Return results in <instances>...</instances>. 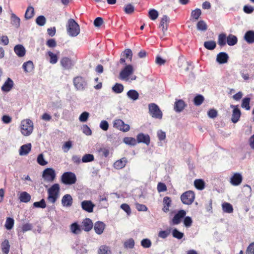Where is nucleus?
Returning a JSON list of instances; mask_svg holds the SVG:
<instances>
[{
    "label": "nucleus",
    "instance_id": "obj_38",
    "mask_svg": "<svg viewBox=\"0 0 254 254\" xmlns=\"http://www.w3.org/2000/svg\"><path fill=\"white\" fill-rule=\"evenodd\" d=\"M10 245L7 240H5L1 244V249L2 252L5 254L9 253Z\"/></svg>",
    "mask_w": 254,
    "mask_h": 254
},
{
    "label": "nucleus",
    "instance_id": "obj_24",
    "mask_svg": "<svg viewBox=\"0 0 254 254\" xmlns=\"http://www.w3.org/2000/svg\"><path fill=\"white\" fill-rule=\"evenodd\" d=\"M244 39L249 44L254 43V31L250 30L247 31L244 36Z\"/></svg>",
    "mask_w": 254,
    "mask_h": 254
},
{
    "label": "nucleus",
    "instance_id": "obj_29",
    "mask_svg": "<svg viewBox=\"0 0 254 254\" xmlns=\"http://www.w3.org/2000/svg\"><path fill=\"white\" fill-rule=\"evenodd\" d=\"M81 226L78 225L77 223H74L70 226V230L71 232L74 234H79L81 232Z\"/></svg>",
    "mask_w": 254,
    "mask_h": 254
},
{
    "label": "nucleus",
    "instance_id": "obj_35",
    "mask_svg": "<svg viewBox=\"0 0 254 254\" xmlns=\"http://www.w3.org/2000/svg\"><path fill=\"white\" fill-rule=\"evenodd\" d=\"M98 254H111V251L109 247L102 245L99 249Z\"/></svg>",
    "mask_w": 254,
    "mask_h": 254
},
{
    "label": "nucleus",
    "instance_id": "obj_34",
    "mask_svg": "<svg viewBox=\"0 0 254 254\" xmlns=\"http://www.w3.org/2000/svg\"><path fill=\"white\" fill-rule=\"evenodd\" d=\"M237 41V38L233 35L230 34L227 38V42L229 46L235 45Z\"/></svg>",
    "mask_w": 254,
    "mask_h": 254
},
{
    "label": "nucleus",
    "instance_id": "obj_37",
    "mask_svg": "<svg viewBox=\"0 0 254 254\" xmlns=\"http://www.w3.org/2000/svg\"><path fill=\"white\" fill-rule=\"evenodd\" d=\"M34 8L31 6H28L25 13V18L27 19L31 18L34 15Z\"/></svg>",
    "mask_w": 254,
    "mask_h": 254
},
{
    "label": "nucleus",
    "instance_id": "obj_31",
    "mask_svg": "<svg viewBox=\"0 0 254 254\" xmlns=\"http://www.w3.org/2000/svg\"><path fill=\"white\" fill-rule=\"evenodd\" d=\"M222 209L224 212L228 213H231L233 212L232 205L228 202H224L222 205Z\"/></svg>",
    "mask_w": 254,
    "mask_h": 254
},
{
    "label": "nucleus",
    "instance_id": "obj_46",
    "mask_svg": "<svg viewBox=\"0 0 254 254\" xmlns=\"http://www.w3.org/2000/svg\"><path fill=\"white\" fill-rule=\"evenodd\" d=\"M194 185L195 188L199 190H202L204 188V182L202 180L198 179L195 180Z\"/></svg>",
    "mask_w": 254,
    "mask_h": 254
},
{
    "label": "nucleus",
    "instance_id": "obj_16",
    "mask_svg": "<svg viewBox=\"0 0 254 254\" xmlns=\"http://www.w3.org/2000/svg\"><path fill=\"white\" fill-rule=\"evenodd\" d=\"M229 59V56L225 52H220L216 57V61L220 64H223L227 63Z\"/></svg>",
    "mask_w": 254,
    "mask_h": 254
},
{
    "label": "nucleus",
    "instance_id": "obj_21",
    "mask_svg": "<svg viewBox=\"0 0 254 254\" xmlns=\"http://www.w3.org/2000/svg\"><path fill=\"white\" fill-rule=\"evenodd\" d=\"M105 227V225L103 222L98 221L95 223L94 229L97 234L100 235L103 233Z\"/></svg>",
    "mask_w": 254,
    "mask_h": 254
},
{
    "label": "nucleus",
    "instance_id": "obj_12",
    "mask_svg": "<svg viewBox=\"0 0 254 254\" xmlns=\"http://www.w3.org/2000/svg\"><path fill=\"white\" fill-rule=\"evenodd\" d=\"M82 208L86 211L91 213L93 211L95 205L90 200H84L81 202Z\"/></svg>",
    "mask_w": 254,
    "mask_h": 254
},
{
    "label": "nucleus",
    "instance_id": "obj_55",
    "mask_svg": "<svg viewBox=\"0 0 254 254\" xmlns=\"http://www.w3.org/2000/svg\"><path fill=\"white\" fill-rule=\"evenodd\" d=\"M151 242L148 239H144L141 241V245L144 248H149L151 246Z\"/></svg>",
    "mask_w": 254,
    "mask_h": 254
},
{
    "label": "nucleus",
    "instance_id": "obj_11",
    "mask_svg": "<svg viewBox=\"0 0 254 254\" xmlns=\"http://www.w3.org/2000/svg\"><path fill=\"white\" fill-rule=\"evenodd\" d=\"M231 108L233 109L231 121L233 123H236L239 120L241 113L240 110L238 108V106L231 105Z\"/></svg>",
    "mask_w": 254,
    "mask_h": 254
},
{
    "label": "nucleus",
    "instance_id": "obj_23",
    "mask_svg": "<svg viewBox=\"0 0 254 254\" xmlns=\"http://www.w3.org/2000/svg\"><path fill=\"white\" fill-rule=\"evenodd\" d=\"M62 203L63 206L69 207L72 204V198L70 195L65 194L64 195L62 199Z\"/></svg>",
    "mask_w": 254,
    "mask_h": 254
},
{
    "label": "nucleus",
    "instance_id": "obj_47",
    "mask_svg": "<svg viewBox=\"0 0 254 254\" xmlns=\"http://www.w3.org/2000/svg\"><path fill=\"white\" fill-rule=\"evenodd\" d=\"M250 98H245L242 100V103L241 106L242 108H245L247 110H250Z\"/></svg>",
    "mask_w": 254,
    "mask_h": 254
},
{
    "label": "nucleus",
    "instance_id": "obj_43",
    "mask_svg": "<svg viewBox=\"0 0 254 254\" xmlns=\"http://www.w3.org/2000/svg\"><path fill=\"white\" fill-rule=\"evenodd\" d=\"M113 91L116 93H121L124 90V86L120 83H116L113 87Z\"/></svg>",
    "mask_w": 254,
    "mask_h": 254
},
{
    "label": "nucleus",
    "instance_id": "obj_18",
    "mask_svg": "<svg viewBox=\"0 0 254 254\" xmlns=\"http://www.w3.org/2000/svg\"><path fill=\"white\" fill-rule=\"evenodd\" d=\"M13 81L10 78H8L1 87L2 91L9 92L13 87Z\"/></svg>",
    "mask_w": 254,
    "mask_h": 254
},
{
    "label": "nucleus",
    "instance_id": "obj_61",
    "mask_svg": "<svg viewBox=\"0 0 254 254\" xmlns=\"http://www.w3.org/2000/svg\"><path fill=\"white\" fill-rule=\"evenodd\" d=\"M32 228V224L30 223H25L22 225V230L23 233L31 230Z\"/></svg>",
    "mask_w": 254,
    "mask_h": 254
},
{
    "label": "nucleus",
    "instance_id": "obj_22",
    "mask_svg": "<svg viewBox=\"0 0 254 254\" xmlns=\"http://www.w3.org/2000/svg\"><path fill=\"white\" fill-rule=\"evenodd\" d=\"M15 54L19 57H23L25 54V49L22 45H17L14 48Z\"/></svg>",
    "mask_w": 254,
    "mask_h": 254
},
{
    "label": "nucleus",
    "instance_id": "obj_41",
    "mask_svg": "<svg viewBox=\"0 0 254 254\" xmlns=\"http://www.w3.org/2000/svg\"><path fill=\"white\" fill-rule=\"evenodd\" d=\"M48 55L50 57L49 62L51 64H55L57 63L58 58L56 54H54L52 52L49 51L48 52Z\"/></svg>",
    "mask_w": 254,
    "mask_h": 254
},
{
    "label": "nucleus",
    "instance_id": "obj_56",
    "mask_svg": "<svg viewBox=\"0 0 254 254\" xmlns=\"http://www.w3.org/2000/svg\"><path fill=\"white\" fill-rule=\"evenodd\" d=\"M89 114L87 112H83L79 117V120L81 122H85L87 121Z\"/></svg>",
    "mask_w": 254,
    "mask_h": 254
},
{
    "label": "nucleus",
    "instance_id": "obj_51",
    "mask_svg": "<svg viewBox=\"0 0 254 254\" xmlns=\"http://www.w3.org/2000/svg\"><path fill=\"white\" fill-rule=\"evenodd\" d=\"M134 10V6L132 4L129 3L125 5L124 7V11L127 14H131L133 12Z\"/></svg>",
    "mask_w": 254,
    "mask_h": 254
},
{
    "label": "nucleus",
    "instance_id": "obj_36",
    "mask_svg": "<svg viewBox=\"0 0 254 254\" xmlns=\"http://www.w3.org/2000/svg\"><path fill=\"white\" fill-rule=\"evenodd\" d=\"M123 142L128 145L134 146L136 144V140L134 138L130 137H126L123 139Z\"/></svg>",
    "mask_w": 254,
    "mask_h": 254
},
{
    "label": "nucleus",
    "instance_id": "obj_33",
    "mask_svg": "<svg viewBox=\"0 0 254 254\" xmlns=\"http://www.w3.org/2000/svg\"><path fill=\"white\" fill-rule=\"evenodd\" d=\"M34 67L33 64L31 61H28L23 64V68L25 71L30 72L32 71Z\"/></svg>",
    "mask_w": 254,
    "mask_h": 254
},
{
    "label": "nucleus",
    "instance_id": "obj_20",
    "mask_svg": "<svg viewBox=\"0 0 254 254\" xmlns=\"http://www.w3.org/2000/svg\"><path fill=\"white\" fill-rule=\"evenodd\" d=\"M31 143L22 145L19 150V155L24 156L28 154L31 149Z\"/></svg>",
    "mask_w": 254,
    "mask_h": 254
},
{
    "label": "nucleus",
    "instance_id": "obj_27",
    "mask_svg": "<svg viewBox=\"0 0 254 254\" xmlns=\"http://www.w3.org/2000/svg\"><path fill=\"white\" fill-rule=\"evenodd\" d=\"M185 107V102L182 100H179L175 103L174 110L177 112H180L183 111Z\"/></svg>",
    "mask_w": 254,
    "mask_h": 254
},
{
    "label": "nucleus",
    "instance_id": "obj_10",
    "mask_svg": "<svg viewBox=\"0 0 254 254\" xmlns=\"http://www.w3.org/2000/svg\"><path fill=\"white\" fill-rule=\"evenodd\" d=\"M73 84L77 90H83L85 88L86 82L81 77L77 76L73 79Z\"/></svg>",
    "mask_w": 254,
    "mask_h": 254
},
{
    "label": "nucleus",
    "instance_id": "obj_58",
    "mask_svg": "<svg viewBox=\"0 0 254 254\" xmlns=\"http://www.w3.org/2000/svg\"><path fill=\"white\" fill-rule=\"evenodd\" d=\"M33 206L35 207H40L44 208L46 206V204L44 199H42L40 201L35 202L33 203Z\"/></svg>",
    "mask_w": 254,
    "mask_h": 254
},
{
    "label": "nucleus",
    "instance_id": "obj_50",
    "mask_svg": "<svg viewBox=\"0 0 254 254\" xmlns=\"http://www.w3.org/2000/svg\"><path fill=\"white\" fill-rule=\"evenodd\" d=\"M201 14V11L199 8H196L194 10H192L191 13V16L196 20L198 19Z\"/></svg>",
    "mask_w": 254,
    "mask_h": 254
},
{
    "label": "nucleus",
    "instance_id": "obj_25",
    "mask_svg": "<svg viewBox=\"0 0 254 254\" xmlns=\"http://www.w3.org/2000/svg\"><path fill=\"white\" fill-rule=\"evenodd\" d=\"M242 181V177L239 174H235L231 179V183L234 186H237L241 184Z\"/></svg>",
    "mask_w": 254,
    "mask_h": 254
},
{
    "label": "nucleus",
    "instance_id": "obj_13",
    "mask_svg": "<svg viewBox=\"0 0 254 254\" xmlns=\"http://www.w3.org/2000/svg\"><path fill=\"white\" fill-rule=\"evenodd\" d=\"M186 214V212L184 210L179 211L172 219L173 223L175 225H178L180 223L182 219L185 216Z\"/></svg>",
    "mask_w": 254,
    "mask_h": 254
},
{
    "label": "nucleus",
    "instance_id": "obj_49",
    "mask_svg": "<svg viewBox=\"0 0 254 254\" xmlns=\"http://www.w3.org/2000/svg\"><path fill=\"white\" fill-rule=\"evenodd\" d=\"M94 157L93 155L90 154H86L82 157V161L83 163L89 162L93 161Z\"/></svg>",
    "mask_w": 254,
    "mask_h": 254
},
{
    "label": "nucleus",
    "instance_id": "obj_42",
    "mask_svg": "<svg viewBox=\"0 0 254 254\" xmlns=\"http://www.w3.org/2000/svg\"><path fill=\"white\" fill-rule=\"evenodd\" d=\"M158 12L154 9H150L148 12V16L152 20H156L158 18Z\"/></svg>",
    "mask_w": 254,
    "mask_h": 254
},
{
    "label": "nucleus",
    "instance_id": "obj_62",
    "mask_svg": "<svg viewBox=\"0 0 254 254\" xmlns=\"http://www.w3.org/2000/svg\"><path fill=\"white\" fill-rule=\"evenodd\" d=\"M157 190L159 192L165 191L167 190V187L164 183H159L157 186Z\"/></svg>",
    "mask_w": 254,
    "mask_h": 254
},
{
    "label": "nucleus",
    "instance_id": "obj_30",
    "mask_svg": "<svg viewBox=\"0 0 254 254\" xmlns=\"http://www.w3.org/2000/svg\"><path fill=\"white\" fill-rule=\"evenodd\" d=\"M127 97L133 101H135L138 99L139 94L135 90H130L127 92Z\"/></svg>",
    "mask_w": 254,
    "mask_h": 254
},
{
    "label": "nucleus",
    "instance_id": "obj_2",
    "mask_svg": "<svg viewBox=\"0 0 254 254\" xmlns=\"http://www.w3.org/2000/svg\"><path fill=\"white\" fill-rule=\"evenodd\" d=\"M33 123L29 119L23 120L21 122L20 131L24 136H29L33 132Z\"/></svg>",
    "mask_w": 254,
    "mask_h": 254
},
{
    "label": "nucleus",
    "instance_id": "obj_9",
    "mask_svg": "<svg viewBox=\"0 0 254 254\" xmlns=\"http://www.w3.org/2000/svg\"><path fill=\"white\" fill-rule=\"evenodd\" d=\"M43 177L47 181L52 182L56 177L55 171L52 168H47L43 171Z\"/></svg>",
    "mask_w": 254,
    "mask_h": 254
},
{
    "label": "nucleus",
    "instance_id": "obj_28",
    "mask_svg": "<svg viewBox=\"0 0 254 254\" xmlns=\"http://www.w3.org/2000/svg\"><path fill=\"white\" fill-rule=\"evenodd\" d=\"M127 162L126 158H123L116 161L114 163V166L117 169H121L126 166Z\"/></svg>",
    "mask_w": 254,
    "mask_h": 254
},
{
    "label": "nucleus",
    "instance_id": "obj_19",
    "mask_svg": "<svg viewBox=\"0 0 254 254\" xmlns=\"http://www.w3.org/2000/svg\"><path fill=\"white\" fill-rule=\"evenodd\" d=\"M169 21V18L167 15H163L161 19L160 27L162 28L164 35H165V32L167 29Z\"/></svg>",
    "mask_w": 254,
    "mask_h": 254
},
{
    "label": "nucleus",
    "instance_id": "obj_17",
    "mask_svg": "<svg viewBox=\"0 0 254 254\" xmlns=\"http://www.w3.org/2000/svg\"><path fill=\"white\" fill-rule=\"evenodd\" d=\"M60 63L64 69H69L73 65L71 61L67 57L63 58L60 61Z\"/></svg>",
    "mask_w": 254,
    "mask_h": 254
},
{
    "label": "nucleus",
    "instance_id": "obj_14",
    "mask_svg": "<svg viewBox=\"0 0 254 254\" xmlns=\"http://www.w3.org/2000/svg\"><path fill=\"white\" fill-rule=\"evenodd\" d=\"M81 228L85 231H89L93 227V223L89 218H86L82 222Z\"/></svg>",
    "mask_w": 254,
    "mask_h": 254
},
{
    "label": "nucleus",
    "instance_id": "obj_64",
    "mask_svg": "<svg viewBox=\"0 0 254 254\" xmlns=\"http://www.w3.org/2000/svg\"><path fill=\"white\" fill-rule=\"evenodd\" d=\"M246 253V254H254V242L248 246Z\"/></svg>",
    "mask_w": 254,
    "mask_h": 254
},
{
    "label": "nucleus",
    "instance_id": "obj_6",
    "mask_svg": "<svg viewBox=\"0 0 254 254\" xmlns=\"http://www.w3.org/2000/svg\"><path fill=\"white\" fill-rule=\"evenodd\" d=\"M148 108L149 114L152 117L158 119H162V113L157 105L154 103L150 104Z\"/></svg>",
    "mask_w": 254,
    "mask_h": 254
},
{
    "label": "nucleus",
    "instance_id": "obj_7",
    "mask_svg": "<svg viewBox=\"0 0 254 254\" xmlns=\"http://www.w3.org/2000/svg\"><path fill=\"white\" fill-rule=\"evenodd\" d=\"M194 197L195 195L194 192L192 191L189 190L182 194L181 199L184 204L190 205L194 201Z\"/></svg>",
    "mask_w": 254,
    "mask_h": 254
},
{
    "label": "nucleus",
    "instance_id": "obj_8",
    "mask_svg": "<svg viewBox=\"0 0 254 254\" xmlns=\"http://www.w3.org/2000/svg\"><path fill=\"white\" fill-rule=\"evenodd\" d=\"M114 127L123 131L127 132L130 129V127L128 125L125 123L120 119L116 120L114 122Z\"/></svg>",
    "mask_w": 254,
    "mask_h": 254
},
{
    "label": "nucleus",
    "instance_id": "obj_45",
    "mask_svg": "<svg viewBox=\"0 0 254 254\" xmlns=\"http://www.w3.org/2000/svg\"><path fill=\"white\" fill-rule=\"evenodd\" d=\"M226 36L225 34H220L218 36V43L220 46L226 45Z\"/></svg>",
    "mask_w": 254,
    "mask_h": 254
},
{
    "label": "nucleus",
    "instance_id": "obj_63",
    "mask_svg": "<svg viewBox=\"0 0 254 254\" xmlns=\"http://www.w3.org/2000/svg\"><path fill=\"white\" fill-rule=\"evenodd\" d=\"M100 127L103 130H107L109 128L108 123L106 121H102L100 124Z\"/></svg>",
    "mask_w": 254,
    "mask_h": 254
},
{
    "label": "nucleus",
    "instance_id": "obj_26",
    "mask_svg": "<svg viewBox=\"0 0 254 254\" xmlns=\"http://www.w3.org/2000/svg\"><path fill=\"white\" fill-rule=\"evenodd\" d=\"M19 199L21 202L27 203L31 199V195L26 191H22L20 193Z\"/></svg>",
    "mask_w": 254,
    "mask_h": 254
},
{
    "label": "nucleus",
    "instance_id": "obj_44",
    "mask_svg": "<svg viewBox=\"0 0 254 254\" xmlns=\"http://www.w3.org/2000/svg\"><path fill=\"white\" fill-rule=\"evenodd\" d=\"M122 56L125 57L126 59H128L131 62L132 58V52L129 49H126L122 53Z\"/></svg>",
    "mask_w": 254,
    "mask_h": 254
},
{
    "label": "nucleus",
    "instance_id": "obj_60",
    "mask_svg": "<svg viewBox=\"0 0 254 254\" xmlns=\"http://www.w3.org/2000/svg\"><path fill=\"white\" fill-rule=\"evenodd\" d=\"M72 147V142L68 141L64 143L63 146V149L64 152H67Z\"/></svg>",
    "mask_w": 254,
    "mask_h": 254
},
{
    "label": "nucleus",
    "instance_id": "obj_52",
    "mask_svg": "<svg viewBox=\"0 0 254 254\" xmlns=\"http://www.w3.org/2000/svg\"><path fill=\"white\" fill-rule=\"evenodd\" d=\"M14 220L11 218H7L5 224V227L7 230H10L13 226Z\"/></svg>",
    "mask_w": 254,
    "mask_h": 254
},
{
    "label": "nucleus",
    "instance_id": "obj_39",
    "mask_svg": "<svg viewBox=\"0 0 254 254\" xmlns=\"http://www.w3.org/2000/svg\"><path fill=\"white\" fill-rule=\"evenodd\" d=\"M216 42L214 41H206L204 43L205 48L209 50H212L216 47Z\"/></svg>",
    "mask_w": 254,
    "mask_h": 254
},
{
    "label": "nucleus",
    "instance_id": "obj_59",
    "mask_svg": "<svg viewBox=\"0 0 254 254\" xmlns=\"http://www.w3.org/2000/svg\"><path fill=\"white\" fill-rule=\"evenodd\" d=\"M37 162L42 166H44L47 164L48 162L45 160L44 156L42 154H40L37 157Z\"/></svg>",
    "mask_w": 254,
    "mask_h": 254
},
{
    "label": "nucleus",
    "instance_id": "obj_54",
    "mask_svg": "<svg viewBox=\"0 0 254 254\" xmlns=\"http://www.w3.org/2000/svg\"><path fill=\"white\" fill-rule=\"evenodd\" d=\"M204 101V97L200 95L196 96L194 98V103L196 106L201 105Z\"/></svg>",
    "mask_w": 254,
    "mask_h": 254
},
{
    "label": "nucleus",
    "instance_id": "obj_40",
    "mask_svg": "<svg viewBox=\"0 0 254 254\" xmlns=\"http://www.w3.org/2000/svg\"><path fill=\"white\" fill-rule=\"evenodd\" d=\"M134 246V241L132 238L128 239L124 243V246L126 249H132Z\"/></svg>",
    "mask_w": 254,
    "mask_h": 254
},
{
    "label": "nucleus",
    "instance_id": "obj_3",
    "mask_svg": "<svg viewBox=\"0 0 254 254\" xmlns=\"http://www.w3.org/2000/svg\"><path fill=\"white\" fill-rule=\"evenodd\" d=\"M60 191V186L58 184L53 185L48 190V200L49 202L54 203L56 202L59 197Z\"/></svg>",
    "mask_w": 254,
    "mask_h": 254
},
{
    "label": "nucleus",
    "instance_id": "obj_1",
    "mask_svg": "<svg viewBox=\"0 0 254 254\" xmlns=\"http://www.w3.org/2000/svg\"><path fill=\"white\" fill-rule=\"evenodd\" d=\"M67 27V32L71 37H76L80 33V28L79 25L73 19H69L68 20Z\"/></svg>",
    "mask_w": 254,
    "mask_h": 254
},
{
    "label": "nucleus",
    "instance_id": "obj_57",
    "mask_svg": "<svg viewBox=\"0 0 254 254\" xmlns=\"http://www.w3.org/2000/svg\"><path fill=\"white\" fill-rule=\"evenodd\" d=\"M172 235L174 237L177 238L178 239H182L184 236V234L179 231L176 229H175L173 230Z\"/></svg>",
    "mask_w": 254,
    "mask_h": 254
},
{
    "label": "nucleus",
    "instance_id": "obj_48",
    "mask_svg": "<svg viewBox=\"0 0 254 254\" xmlns=\"http://www.w3.org/2000/svg\"><path fill=\"white\" fill-rule=\"evenodd\" d=\"M197 29L200 31H206L207 29V26L206 23L203 21H199L197 24Z\"/></svg>",
    "mask_w": 254,
    "mask_h": 254
},
{
    "label": "nucleus",
    "instance_id": "obj_53",
    "mask_svg": "<svg viewBox=\"0 0 254 254\" xmlns=\"http://www.w3.org/2000/svg\"><path fill=\"white\" fill-rule=\"evenodd\" d=\"M46 18L42 15L39 16L36 19V23L41 26H44L46 23Z\"/></svg>",
    "mask_w": 254,
    "mask_h": 254
},
{
    "label": "nucleus",
    "instance_id": "obj_32",
    "mask_svg": "<svg viewBox=\"0 0 254 254\" xmlns=\"http://www.w3.org/2000/svg\"><path fill=\"white\" fill-rule=\"evenodd\" d=\"M11 24L16 28H18L20 26V20L15 14H11Z\"/></svg>",
    "mask_w": 254,
    "mask_h": 254
},
{
    "label": "nucleus",
    "instance_id": "obj_15",
    "mask_svg": "<svg viewBox=\"0 0 254 254\" xmlns=\"http://www.w3.org/2000/svg\"><path fill=\"white\" fill-rule=\"evenodd\" d=\"M137 141L138 143H144L146 145H149L150 137L148 134L140 133L137 135Z\"/></svg>",
    "mask_w": 254,
    "mask_h": 254
},
{
    "label": "nucleus",
    "instance_id": "obj_5",
    "mask_svg": "<svg viewBox=\"0 0 254 254\" xmlns=\"http://www.w3.org/2000/svg\"><path fill=\"white\" fill-rule=\"evenodd\" d=\"M61 180L65 185H72L76 183V177L73 173L67 172L62 175Z\"/></svg>",
    "mask_w": 254,
    "mask_h": 254
},
{
    "label": "nucleus",
    "instance_id": "obj_4",
    "mask_svg": "<svg viewBox=\"0 0 254 254\" xmlns=\"http://www.w3.org/2000/svg\"><path fill=\"white\" fill-rule=\"evenodd\" d=\"M134 69L131 64L126 65L120 73V78L126 81H128L129 77L134 72Z\"/></svg>",
    "mask_w": 254,
    "mask_h": 254
}]
</instances>
